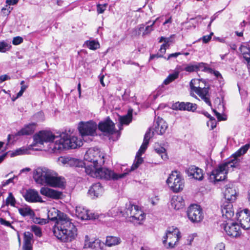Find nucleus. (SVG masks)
<instances>
[{"label":"nucleus","instance_id":"obj_48","mask_svg":"<svg viewBox=\"0 0 250 250\" xmlns=\"http://www.w3.org/2000/svg\"><path fill=\"white\" fill-rule=\"evenodd\" d=\"M148 143L149 142H148L147 141L144 140L143 143L140 147V148L139 149V151L137 152L138 154H142L143 153H144V152L147 147Z\"/></svg>","mask_w":250,"mask_h":250},{"label":"nucleus","instance_id":"obj_31","mask_svg":"<svg viewBox=\"0 0 250 250\" xmlns=\"http://www.w3.org/2000/svg\"><path fill=\"white\" fill-rule=\"evenodd\" d=\"M132 110H129L128 113L123 116H120L119 122L121 125H128L132 120Z\"/></svg>","mask_w":250,"mask_h":250},{"label":"nucleus","instance_id":"obj_26","mask_svg":"<svg viewBox=\"0 0 250 250\" xmlns=\"http://www.w3.org/2000/svg\"><path fill=\"white\" fill-rule=\"evenodd\" d=\"M33 238L32 233L29 231H26L24 233L23 239V250H32V245L31 242Z\"/></svg>","mask_w":250,"mask_h":250},{"label":"nucleus","instance_id":"obj_43","mask_svg":"<svg viewBox=\"0 0 250 250\" xmlns=\"http://www.w3.org/2000/svg\"><path fill=\"white\" fill-rule=\"evenodd\" d=\"M16 202V200L12 193L11 192H9L8 196L6 200V205L14 207L15 206Z\"/></svg>","mask_w":250,"mask_h":250},{"label":"nucleus","instance_id":"obj_57","mask_svg":"<svg viewBox=\"0 0 250 250\" xmlns=\"http://www.w3.org/2000/svg\"><path fill=\"white\" fill-rule=\"evenodd\" d=\"M213 33H211L210 35L207 36H204L202 37V40L204 43H208L211 39V36L213 35Z\"/></svg>","mask_w":250,"mask_h":250},{"label":"nucleus","instance_id":"obj_8","mask_svg":"<svg viewBox=\"0 0 250 250\" xmlns=\"http://www.w3.org/2000/svg\"><path fill=\"white\" fill-rule=\"evenodd\" d=\"M206 81L203 79H192L190 83L191 89L195 92L208 105L211 106L209 88L206 87Z\"/></svg>","mask_w":250,"mask_h":250},{"label":"nucleus","instance_id":"obj_5","mask_svg":"<svg viewBox=\"0 0 250 250\" xmlns=\"http://www.w3.org/2000/svg\"><path fill=\"white\" fill-rule=\"evenodd\" d=\"M110 212L113 216H123L135 224H141L146 216L144 212L137 206L130 203L126 204V207L124 209L113 208Z\"/></svg>","mask_w":250,"mask_h":250},{"label":"nucleus","instance_id":"obj_7","mask_svg":"<svg viewBox=\"0 0 250 250\" xmlns=\"http://www.w3.org/2000/svg\"><path fill=\"white\" fill-rule=\"evenodd\" d=\"M98 167H92V169L87 168L86 174L94 178L113 180L123 178L128 174V172L117 174L109 169Z\"/></svg>","mask_w":250,"mask_h":250},{"label":"nucleus","instance_id":"obj_41","mask_svg":"<svg viewBox=\"0 0 250 250\" xmlns=\"http://www.w3.org/2000/svg\"><path fill=\"white\" fill-rule=\"evenodd\" d=\"M185 102H177L172 104V108L175 110H185Z\"/></svg>","mask_w":250,"mask_h":250},{"label":"nucleus","instance_id":"obj_52","mask_svg":"<svg viewBox=\"0 0 250 250\" xmlns=\"http://www.w3.org/2000/svg\"><path fill=\"white\" fill-rule=\"evenodd\" d=\"M208 73L210 74H213L217 79H222V75L218 71L215 70L210 68L209 69H208Z\"/></svg>","mask_w":250,"mask_h":250},{"label":"nucleus","instance_id":"obj_19","mask_svg":"<svg viewBox=\"0 0 250 250\" xmlns=\"http://www.w3.org/2000/svg\"><path fill=\"white\" fill-rule=\"evenodd\" d=\"M98 128L101 131L110 134H112L115 132L114 124L109 118L104 122L100 123Z\"/></svg>","mask_w":250,"mask_h":250},{"label":"nucleus","instance_id":"obj_18","mask_svg":"<svg viewBox=\"0 0 250 250\" xmlns=\"http://www.w3.org/2000/svg\"><path fill=\"white\" fill-rule=\"evenodd\" d=\"M225 201L233 202L236 199V191L232 184L227 185L224 191Z\"/></svg>","mask_w":250,"mask_h":250},{"label":"nucleus","instance_id":"obj_38","mask_svg":"<svg viewBox=\"0 0 250 250\" xmlns=\"http://www.w3.org/2000/svg\"><path fill=\"white\" fill-rule=\"evenodd\" d=\"M155 152L160 155L162 159L164 160H166L168 159L167 155L166 153V149L161 146L155 148Z\"/></svg>","mask_w":250,"mask_h":250},{"label":"nucleus","instance_id":"obj_15","mask_svg":"<svg viewBox=\"0 0 250 250\" xmlns=\"http://www.w3.org/2000/svg\"><path fill=\"white\" fill-rule=\"evenodd\" d=\"M76 215L78 218L83 220L95 219L98 217V214L90 212L89 210L81 206L76 208Z\"/></svg>","mask_w":250,"mask_h":250},{"label":"nucleus","instance_id":"obj_40","mask_svg":"<svg viewBox=\"0 0 250 250\" xmlns=\"http://www.w3.org/2000/svg\"><path fill=\"white\" fill-rule=\"evenodd\" d=\"M197 66V71L201 70L204 72H208V69L210 68L208 67V64L204 62H196Z\"/></svg>","mask_w":250,"mask_h":250},{"label":"nucleus","instance_id":"obj_4","mask_svg":"<svg viewBox=\"0 0 250 250\" xmlns=\"http://www.w3.org/2000/svg\"><path fill=\"white\" fill-rule=\"evenodd\" d=\"M33 178L37 183L42 185L59 188L64 186V179L59 177L55 171L45 167H39L35 169Z\"/></svg>","mask_w":250,"mask_h":250},{"label":"nucleus","instance_id":"obj_11","mask_svg":"<svg viewBox=\"0 0 250 250\" xmlns=\"http://www.w3.org/2000/svg\"><path fill=\"white\" fill-rule=\"evenodd\" d=\"M97 125L92 121L83 122H81L79 124L78 129L81 136H94L97 135Z\"/></svg>","mask_w":250,"mask_h":250},{"label":"nucleus","instance_id":"obj_54","mask_svg":"<svg viewBox=\"0 0 250 250\" xmlns=\"http://www.w3.org/2000/svg\"><path fill=\"white\" fill-rule=\"evenodd\" d=\"M0 224L6 227H9L14 229V227L11 225L10 223L2 218H0Z\"/></svg>","mask_w":250,"mask_h":250},{"label":"nucleus","instance_id":"obj_25","mask_svg":"<svg viewBox=\"0 0 250 250\" xmlns=\"http://www.w3.org/2000/svg\"><path fill=\"white\" fill-rule=\"evenodd\" d=\"M171 205L175 209L178 210L185 206V202L181 196H173L171 199Z\"/></svg>","mask_w":250,"mask_h":250},{"label":"nucleus","instance_id":"obj_47","mask_svg":"<svg viewBox=\"0 0 250 250\" xmlns=\"http://www.w3.org/2000/svg\"><path fill=\"white\" fill-rule=\"evenodd\" d=\"M182 70H185L188 72H192L194 71H197V66L196 65V63L194 64H189L186 66Z\"/></svg>","mask_w":250,"mask_h":250},{"label":"nucleus","instance_id":"obj_14","mask_svg":"<svg viewBox=\"0 0 250 250\" xmlns=\"http://www.w3.org/2000/svg\"><path fill=\"white\" fill-rule=\"evenodd\" d=\"M237 217L242 228L245 229H250V211L249 209L240 211L237 213Z\"/></svg>","mask_w":250,"mask_h":250},{"label":"nucleus","instance_id":"obj_1","mask_svg":"<svg viewBox=\"0 0 250 250\" xmlns=\"http://www.w3.org/2000/svg\"><path fill=\"white\" fill-rule=\"evenodd\" d=\"M33 138L37 144L49 143L50 148L55 153L60 152L64 149H75L83 145L81 139L74 136H71L66 132H62L58 136L50 131L42 130L34 135Z\"/></svg>","mask_w":250,"mask_h":250},{"label":"nucleus","instance_id":"obj_12","mask_svg":"<svg viewBox=\"0 0 250 250\" xmlns=\"http://www.w3.org/2000/svg\"><path fill=\"white\" fill-rule=\"evenodd\" d=\"M188 219L192 222H200L204 217L202 208L197 205L190 206L187 210Z\"/></svg>","mask_w":250,"mask_h":250},{"label":"nucleus","instance_id":"obj_33","mask_svg":"<svg viewBox=\"0 0 250 250\" xmlns=\"http://www.w3.org/2000/svg\"><path fill=\"white\" fill-rule=\"evenodd\" d=\"M19 212L20 214L23 217L28 216L32 217L35 215L34 211L28 207L20 208L19 209Z\"/></svg>","mask_w":250,"mask_h":250},{"label":"nucleus","instance_id":"obj_58","mask_svg":"<svg viewBox=\"0 0 250 250\" xmlns=\"http://www.w3.org/2000/svg\"><path fill=\"white\" fill-rule=\"evenodd\" d=\"M26 152V150L22 148H20L18 149H17L15 152L13 153V155H19L21 154H23Z\"/></svg>","mask_w":250,"mask_h":250},{"label":"nucleus","instance_id":"obj_30","mask_svg":"<svg viewBox=\"0 0 250 250\" xmlns=\"http://www.w3.org/2000/svg\"><path fill=\"white\" fill-rule=\"evenodd\" d=\"M142 154H138V153L136 154V158L134 160V163L132 165L130 169H126L125 172H128V173L131 171L134 170L140 166L143 162V158L141 157Z\"/></svg>","mask_w":250,"mask_h":250},{"label":"nucleus","instance_id":"obj_13","mask_svg":"<svg viewBox=\"0 0 250 250\" xmlns=\"http://www.w3.org/2000/svg\"><path fill=\"white\" fill-rule=\"evenodd\" d=\"M222 226L226 233L231 237H237L241 233L240 226L231 220L229 221L227 223H224Z\"/></svg>","mask_w":250,"mask_h":250},{"label":"nucleus","instance_id":"obj_37","mask_svg":"<svg viewBox=\"0 0 250 250\" xmlns=\"http://www.w3.org/2000/svg\"><path fill=\"white\" fill-rule=\"evenodd\" d=\"M99 243L100 241L99 240H95L92 242H88V236L87 235L85 236V247L95 249L99 245Z\"/></svg>","mask_w":250,"mask_h":250},{"label":"nucleus","instance_id":"obj_28","mask_svg":"<svg viewBox=\"0 0 250 250\" xmlns=\"http://www.w3.org/2000/svg\"><path fill=\"white\" fill-rule=\"evenodd\" d=\"M62 215H65L63 213H62L59 210L52 208L50 209L48 212V218L51 221L56 220L57 221L58 219L61 217Z\"/></svg>","mask_w":250,"mask_h":250},{"label":"nucleus","instance_id":"obj_34","mask_svg":"<svg viewBox=\"0 0 250 250\" xmlns=\"http://www.w3.org/2000/svg\"><path fill=\"white\" fill-rule=\"evenodd\" d=\"M12 46L11 42L7 41H0V52L5 53L10 50Z\"/></svg>","mask_w":250,"mask_h":250},{"label":"nucleus","instance_id":"obj_23","mask_svg":"<svg viewBox=\"0 0 250 250\" xmlns=\"http://www.w3.org/2000/svg\"><path fill=\"white\" fill-rule=\"evenodd\" d=\"M104 192V188L100 183L93 184L88 190V194L92 198L98 197Z\"/></svg>","mask_w":250,"mask_h":250},{"label":"nucleus","instance_id":"obj_21","mask_svg":"<svg viewBox=\"0 0 250 250\" xmlns=\"http://www.w3.org/2000/svg\"><path fill=\"white\" fill-rule=\"evenodd\" d=\"M40 192L43 195H45L54 199H59L61 198L62 195V192L44 187L41 188Z\"/></svg>","mask_w":250,"mask_h":250},{"label":"nucleus","instance_id":"obj_3","mask_svg":"<svg viewBox=\"0 0 250 250\" xmlns=\"http://www.w3.org/2000/svg\"><path fill=\"white\" fill-rule=\"evenodd\" d=\"M53 232L58 239L68 242L76 238L77 229L70 218L66 215H62L56 222Z\"/></svg>","mask_w":250,"mask_h":250},{"label":"nucleus","instance_id":"obj_50","mask_svg":"<svg viewBox=\"0 0 250 250\" xmlns=\"http://www.w3.org/2000/svg\"><path fill=\"white\" fill-rule=\"evenodd\" d=\"M207 125L208 127H210V129H213L216 126V120L213 117L209 119V121L207 123Z\"/></svg>","mask_w":250,"mask_h":250},{"label":"nucleus","instance_id":"obj_20","mask_svg":"<svg viewBox=\"0 0 250 250\" xmlns=\"http://www.w3.org/2000/svg\"><path fill=\"white\" fill-rule=\"evenodd\" d=\"M59 161L67 166L75 167H83L84 163L78 159L71 157L63 158L60 157Z\"/></svg>","mask_w":250,"mask_h":250},{"label":"nucleus","instance_id":"obj_6","mask_svg":"<svg viewBox=\"0 0 250 250\" xmlns=\"http://www.w3.org/2000/svg\"><path fill=\"white\" fill-rule=\"evenodd\" d=\"M84 167L87 173V169H92L95 167H101L104 163V155L97 148H89L84 156Z\"/></svg>","mask_w":250,"mask_h":250},{"label":"nucleus","instance_id":"obj_51","mask_svg":"<svg viewBox=\"0 0 250 250\" xmlns=\"http://www.w3.org/2000/svg\"><path fill=\"white\" fill-rule=\"evenodd\" d=\"M24 81H22L21 83V88L20 91L18 93L17 95V98H19L22 96L24 91L26 90V89L27 87V86L24 85Z\"/></svg>","mask_w":250,"mask_h":250},{"label":"nucleus","instance_id":"obj_35","mask_svg":"<svg viewBox=\"0 0 250 250\" xmlns=\"http://www.w3.org/2000/svg\"><path fill=\"white\" fill-rule=\"evenodd\" d=\"M84 45L91 50H96L100 47L98 42L94 40L86 41Z\"/></svg>","mask_w":250,"mask_h":250},{"label":"nucleus","instance_id":"obj_55","mask_svg":"<svg viewBox=\"0 0 250 250\" xmlns=\"http://www.w3.org/2000/svg\"><path fill=\"white\" fill-rule=\"evenodd\" d=\"M7 6V4L6 5L5 7H3L1 9V11L5 15H8L11 12V10L13 9V8L9 7L8 8H6Z\"/></svg>","mask_w":250,"mask_h":250},{"label":"nucleus","instance_id":"obj_24","mask_svg":"<svg viewBox=\"0 0 250 250\" xmlns=\"http://www.w3.org/2000/svg\"><path fill=\"white\" fill-rule=\"evenodd\" d=\"M187 173L189 176H192L194 179L201 181L204 176L203 170L197 167L192 166L187 170Z\"/></svg>","mask_w":250,"mask_h":250},{"label":"nucleus","instance_id":"obj_22","mask_svg":"<svg viewBox=\"0 0 250 250\" xmlns=\"http://www.w3.org/2000/svg\"><path fill=\"white\" fill-rule=\"evenodd\" d=\"M168 127L167 124L162 119L158 117L154 124V131L159 135L163 134Z\"/></svg>","mask_w":250,"mask_h":250},{"label":"nucleus","instance_id":"obj_9","mask_svg":"<svg viewBox=\"0 0 250 250\" xmlns=\"http://www.w3.org/2000/svg\"><path fill=\"white\" fill-rule=\"evenodd\" d=\"M180 238L179 229L176 227H169L163 238V243L167 248H173L177 245Z\"/></svg>","mask_w":250,"mask_h":250},{"label":"nucleus","instance_id":"obj_32","mask_svg":"<svg viewBox=\"0 0 250 250\" xmlns=\"http://www.w3.org/2000/svg\"><path fill=\"white\" fill-rule=\"evenodd\" d=\"M239 49L243 55V57L245 60L248 62H250V48L247 46L241 45L239 48Z\"/></svg>","mask_w":250,"mask_h":250},{"label":"nucleus","instance_id":"obj_44","mask_svg":"<svg viewBox=\"0 0 250 250\" xmlns=\"http://www.w3.org/2000/svg\"><path fill=\"white\" fill-rule=\"evenodd\" d=\"M31 230L37 237H41L42 235V229L40 227L36 225H32L31 227Z\"/></svg>","mask_w":250,"mask_h":250},{"label":"nucleus","instance_id":"obj_29","mask_svg":"<svg viewBox=\"0 0 250 250\" xmlns=\"http://www.w3.org/2000/svg\"><path fill=\"white\" fill-rule=\"evenodd\" d=\"M121 242L120 237L114 236H108L106 237L105 245L108 247H112L119 244Z\"/></svg>","mask_w":250,"mask_h":250},{"label":"nucleus","instance_id":"obj_62","mask_svg":"<svg viewBox=\"0 0 250 250\" xmlns=\"http://www.w3.org/2000/svg\"><path fill=\"white\" fill-rule=\"evenodd\" d=\"M19 0H6V3L8 5H14L16 4Z\"/></svg>","mask_w":250,"mask_h":250},{"label":"nucleus","instance_id":"obj_39","mask_svg":"<svg viewBox=\"0 0 250 250\" xmlns=\"http://www.w3.org/2000/svg\"><path fill=\"white\" fill-rule=\"evenodd\" d=\"M169 46H167V45H166V43H163L161 45L160 49H159L160 53L161 54V55L156 54V55H152L150 57L149 60H152L155 58H160L163 57V54L166 53L167 48H168Z\"/></svg>","mask_w":250,"mask_h":250},{"label":"nucleus","instance_id":"obj_49","mask_svg":"<svg viewBox=\"0 0 250 250\" xmlns=\"http://www.w3.org/2000/svg\"><path fill=\"white\" fill-rule=\"evenodd\" d=\"M107 4H98L97 5V11L98 14L103 13L106 9Z\"/></svg>","mask_w":250,"mask_h":250},{"label":"nucleus","instance_id":"obj_27","mask_svg":"<svg viewBox=\"0 0 250 250\" xmlns=\"http://www.w3.org/2000/svg\"><path fill=\"white\" fill-rule=\"evenodd\" d=\"M36 124H29L22 128L18 132V135H28L32 134L35 131L36 128Z\"/></svg>","mask_w":250,"mask_h":250},{"label":"nucleus","instance_id":"obj_61","mask_svg":"<svg viewBox=\"0 0 250 250\" xmlns=\"http://www.w3.org/2000/svg\"><path fill=\"white\" fill-rule=\"evenodd\" d=\"M225 245L223 243H219L215 247V250H225Z\"/></svg>","mask_w":250,"mask_h":250},{"label":"nucleus","instance_id":"obj_63","mask_svg":"<svg viewBox=\"0 0 250 250\" xmlns=\"http://www.w3.org/2000/svg\"><path fill=\"white\" fill-rule=\"evenodd\" d=\"M182 54L181 53H180V52H176V53H172V54H170L168 55V58L167 59V60H169L170 59V58H172V57H174V58H176L179 55Z\"/></svg>","mask_w":250,"mask_h":250},{"label":"nucleus","instance_id":"obj_60","mask_svg":"<svg viewBox=\"0 0 250 250\" xmlns=\"http://www.w3.org/2000/svg\"><path fill=\"white\" fill-rule=\"evenodd\" d=\"M151 136H152V134L150 132V130H148L146 133L145 136H144V140L148 142H149V140L150 138L151 137Z\"/></svg>","mask_w":250,"mask_h":250},{"label":"nucleus","instance_id":"obj_42","mask_svg":"<svg viewBox=\"0 0 250 250\" xmlns=\"http://www.w3.org/2000/svg\"><path fill=\"white\" fill-rule=\"evenodd\" d=\"M145 25L141 24L133 29L132 31L133 36H138L141 35L142 31L144 29Z\"/></svg>","mask_w":250,"mask_h":250},{"label":"nucleus","instance_id":"obj_16","mask_svg":"<svg viewBox=\"0 0 250 250\" xmlns=\"http://www.w3.org/2000/svg\"><path fill=\"white\" fill-rule=\"evenodd\" d=\"M232 203L224 201L221 206L222 216L224 219H227L228 221L231 220V218L234 216V212Z\"/></svg>","mask_w":250,"mask_h":250},{"label":"nucleus","instance_id":"obj_10","mask_svg":"<svg viewBox=\"0 0 250 250\" xmlns=\"http://www.w3.org/2000/svg\"><path fill=\"white\" fill-rule=\"evenodd\" d=\"M167 183L173 192H178L184 187V180L178 171H174L169 175Z\"/></svg>","mask_w":250,"mask_h":250},{"label":"nucleus","instance_id":"obj_46","mask_svg":"<svg viewBox=\"0 0 250 250\" xmlns=\"http://www.w3.org/2000/svg\"><path fill=\"white\" fill-rule=\"evenodd\" d=\"M185 110H188L189 111H194L197 108V104H192L189 102L185 103Z\"/></svg>","mask_w":250,"mask_h":250},{"label":"nucleus","instance_id":"obj_64","mask_svg":"<svg viewBox=\"0 0 250 250\" xmlns=\"http://www.w3.org/2000/svg\"><path fill=\"white\" fill-rule=\"evenodd\" d=\"M0 76L1 77V81L2 82L5 81L10 79V77L7 75H1Z\"/></svg>","mask_w":250,"mask_h":250},{"label":"nucleus","instance_id":"obj_59","mask_svg":"<svg viewBox=\"0 0 250 250\" xmlns=\"http://www.w3.org/2000/svg\"><path fill=\"white\" fill-rule=\"evenodd\" d=\"M213 111L214 112V113H215L216 117L217 118L218 120L219 121H225L226 120V117H223L222 116V115H221L220 113H219V112H218L217 111H216L215 110L213 109Z\"/></svg>","mask_w":250,"mask_h":250},{"label":"nucleus","instance_id":"obj_17","mask_svg":"<svg viewBox=\"0 0 250 250\" xmlns=\"http://www.w3.org/2000/svg\"><path fill=\"white\" fill-rule=\"evenodd\" d=\"M25 200L30 203L43 202L42 197L38 192L34 189H28L26 190L23 194Z\"/></svg>","mask_w":250,"mask_h":250},{"label":"nucleus","instance_id":"obj_45","mask_svg":"<svg viewBox=\"0 0 250 250\" xmlns=\"http://www.w3.org/2000/svg\"><path fill=\"white\" fill-rule=\"evenodd\" d=\"M178 77V73L170 74L164 82V83L167 85L177 79Z\"/></svg>","mask_w":250,"mask_h":250},{"label":"nucleus","instance_id":"obj_2","mask_svg":"<svg viewBox=\"0 0 250 250\" xmlns=\"http://www.w3.org/2000/svg\"><path fill=\"white\" fill-rule=\"evenodd\" d=\"M250 148V145L247 144L241 147L234 153L229 161L219 165L217 167L212 170L209 175L210 182L215 183L224 180L228 172L231 168L238 165L240 161V157L245 154Z\"/></svg>","mask_w":250,"mask_h":250},{"label":"nucleus","instance_id":"obj_56","mask_svg":"<svg viewBox=\"0 0 250 250\" xmlns=\"http://www.w3.org/2000/svg\"><path fill=\"white\" fill-rule=\"evenodd\" d=\"M164 42V43H166V45H167V46H169V42H170V38H167L164 37H161L159 38V42Z\"/></svg>","mask_w":250,"mask_h":250},{"label":"nucleus","instance_id":"obj_53","mask_svg":"<svg viewBox=\"0 0 250 250\" xmlns=\"http://www.w3.org/2000/svg\"><path fill=\"white\" fill-rule=\"evenodd\" d=\"M23 39L21 37L17 36L14 37L12 41V43L14 45H17L23 42Z\"/></svg>","mask_w":250,"mask_h":250},{"label":"nucleus","instance_id":"obj_36","mask_svg":"<svg viewBox=\"0 0 250 250\" xmlns=\"http://www.w3.org/2000/svg\"><path fill=\"white\" fill-rule=\"evenodd\" d=\"M159 19V18H157L152 22L151 24L148 25L146 27L145 29L143 30L144 31L142 33L143 37H145V36L149 34L153 30V26Z\"/></svg>","mask_w":250,"mask_h":250}]
</instances>
